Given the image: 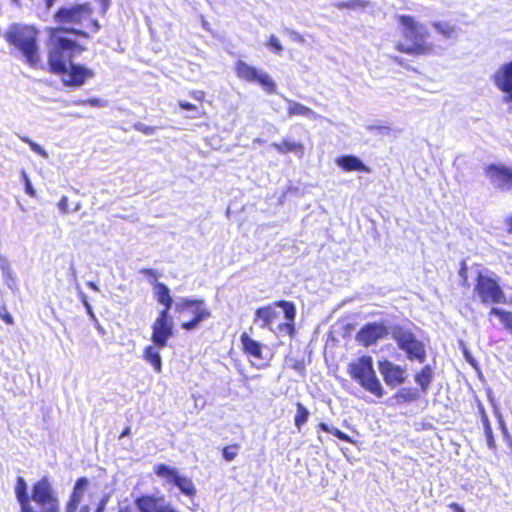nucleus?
<instances>
[{
	"label": "nucleus",
	"mask_w": 512,
	"mask_h": 512,
	"mask_svg": "<svg viewBox=\"0 0 512 512\" xmlns=\"http://www.w3.org/2000/svg\"><path fill=\"white\" fill-rule=\"evenodd\" d=\"M240 450V445L238 443L226 445L222 448V456L227 462L233 461Z\"/></svg>",
	"instance_id": "nucleus-30"
},
{
	"label": "nucleus",
	"mask_w": 512,
	"mask_h": 512,
	"mask_svg": "<svg viewBox=\"0 0 512 512\" xmlns=\"http://www.w3.org/2000/svg\"><path fill=\"white\" fill-rule=\"evenodd\" d=\"M506 93L507 95L504 97V101L511 103L510 110L512 111V91Z\"/></svg>",
	"instance_id": "nucleus-48"
},
{
	"label": "nucleus",
	"mask_w": 512,
	"mask_h": 512,
	"mask_svg": "<svg viewBox=\"0 0 512 512\" xmlns=\"http://www.w3.org/2000/svg\"><path fill=\"white\" fill-rule=\"evenodd\" d=\"M88 485L89 480L86 477H80L76 480L69 498L65 503V512H104L108 502V496H104L98 502L95 509H92L89 504H80Z\"/></svg>",
	"instance_id": "nucleus-12"
},
{
	"label": "nucleus",
	"mask_w": 512,
	"mask_h": 512,
	"mask_svg": "<svg viewBox=\"0 0 512 512\" xmlns=\"http://www.w3.org/2000/svg\"><path fill=\"white\" fill-rule=\"evenodd\" d=\"M88 285H89L91 288H93L94 290H97V286H96L94 283L90 282V283H88Z\"/></svg>",
	"instance_id": "nucleus-50"
},
{
	"label": "nucleus",
	"mask_w": 512,
	"mask_h": 512,
	"mask_svg": "<svg viewBox=\"0 0 512 512\" xmlns=\"http://www.w3.org/2000/svg\"><path fill=\"white\" fill-rule=\"evenodd\" d=\"M396 21L401 26V33L404 39L411 42L407 45L397 42L395 50L410 56H429L434 53V44L427 40L428 30L411 15H397Z\"/></svg>",
	"instance_id": "nucleus-4"
},
{
	"label": "nucleus",
	"mask_w": 512,
	"mask_h": 512,
	"mask_svg": "<svg viewBox=\"0 0 512 512\" xmlns=\"http://www.w3.org/2000/svg\"><path fill=\"white\" fill-rule=\"evenodd\" d=\"M117 512H136V511L130 506H123V507H119Z\"/></svg>",
	"instance_id": "nucleus-47"
},
{
	"label": "nucleus",
	"mask_w": 512,
	"mask_h": 512,
	"mask_svg": "<svg viewBox=\"0 0 512 512\" xmlns=\"http://www.w3.org/2000/svg\"><path fill=\"white\" fill-rule=\"evenodd\" d=\"M190 96L197 101L203 102L205 98V93L202 90H194L190 92Z\"/></svg>",
	"instance_id": "nucleus-40"
},
{
	"label": "nucleus",
	"mask_w": 512,
	"mask_h": 512,
	"mask_svg": "<svg viewBox=\"0 0 512 512\" xmlns=\"http://www.w3.org/2000/svg\"><path fill=\"white\" fill-rule=\"evenodd\" d=\"M163 347H158L154 342L153 345H149L145 347L143 351V357L144 359L152 365L154 370L157 373H160L162 370V360L161 356L159 354V349H162Z\"/></svg>",
	"instance_id": "nucleus-22"
},
{
	"label": "nucleus",
	"mask_w": 512,
	"mask_h": 512,
	"mask_svg": "<svg viewBox=\"0 0 512 512\" xmlns=\"http://www.w3.org/2000/svg\"><path fill=\"white\" fill-rule=\"evenodd\" d=\"M154 473L165 480L168 484H173L186 497L193 499L197 494V489L191 478L183 476L176 468L166 464H157L154 467Z\"/></svg>",
	"instance_id": "nucleus-13"
},
{
	"label": "nucleus",
	"mask_w": 512,
	"mask_h": 512,
	"mask_svg": "<svg viewBox=\"0 0 512 512\" xmlns=\"http://www.w3.org/2000/svg\"><path fill=\"white\" fill-rule=\"evenodd\" d=\"M134 504L139 512H177L169 504H165L163 496L142 494L135 498Z\"/></svg>",
	"instance_id": "nucleus-15"
},
{
	"label": "nucleus",
	"mask_w": 512,
	"mask_h": 512,
	"mask_svg": "<svg viewBox=\"0 0 512 512\" xmlns=\"http://www.w3.org/2000/svg\"><path fill=\"white\" fill-rule=\"evenodd\" d=\"M388 334L387 327L382 323H367L356 334V340L364 347L375 344Z\"/></svg>",
	"instance_id": "nucleus-16"
},
{
	"label": "nucleus",
	"mask_w": 512,
	"mask_h": 512,
	"mask_svg": "<svg viewBox=\"0 0 512 512\" xmlns=\"http://www.w3.org/2000/svg\"><path fill=\"white\" fill-rule=\"evenodd\" d=\"M0 318L8 325H12L14 323V319L12 315L8 312V310L0 305Z\"/></svg>",
	"instance_id": "nucleus-37"
},
{
	"label": "nucleus",
	"mask_w": 512,
	"mask_h": 512,
	"mask_svg": "<svg viewBox=\"0 0 512 512\" xmlns=\"http://www.w3.org/2000/svg\"><path fill=\"white\" fill-rule=\"evenodd\" d=\"M14 492L20 505V512H60L59 498L47 476L32 484L30 494L27 492L25 479L19 476Z\"/></svg>",
	"instance_id": "nucleus-2"
},
{
	"label": "nucleus",
	"mask_w": 512,
	"mask_h": 512,
	"mask_svg": "<svg viewBox=\"0 0 512 512\" xmlns=\"http://www.w3.org/2000/svg\"><path fill=\"white\" fill-rule=\"evenodd\" d=\"M241 351L248 358L256 360L264 359V350L266 346L253 339L247 332H242L240 335Z\"/></svg>",
	"instance_id": "nucleus-18"
},
{
	"label": "nucleus",
	"mask_w": 512,
	"mask_h": 512,
	"mask_svg": "<svg viewBox=\"0 0 512 512\" xmlns=\"http://www.w3.org/2000/svg\"><path fill=\"white\" fill-rule=\"evenodd\" d=\"M268 46L276 54H280L283 51V47L279 39L275 35H270V37L268 38Z\"/></svg>",
	"instance_id": "nucleus-33"
},
{
	"label": "nucleus",
	"mask_w": 512,
	"mask_h": 512,
	"mask_svg": "<svg viewBox=\"0 0 512 512\" xmlns=\"http://www.w3.org/2000/svg\"><path fill=\"white\" fill-rule=\"evenodd\" d=\"M336 163L346 172L360 171L369 173L370 168L367 167L359 158L354 155H344L336 160Z\"/></svg>",
	"instance_id": "nucleus-20"
},
{
	"label": "nucleus",
	"mask_w": 512,
	"mask_h": 512,
	"mask_svg": "<svg viewBox=\"0 0 512 512\" xmlns=\"http://www.w3.org/2000/svg\"><path fill=\"white\" fill-rule=\"evenodd\" d=\"M459 275L462 277V284L466 285L467 284V266L464 262L462 263L461 268L459 269Z\"/></svg>",
	"instance_id": "nucleus-42"
},
{
	"label": "nucleus",
	"mask_w": 512,
	"mask_h": 512,
	"mask_svg": "<svg viewBox=\"0 0 512 512\" xmlns=\"http://www.w3.org/2000/svg\"><path fill=\"white\" fill-rule=\"evenodd\" d=\"M174 312L179 319L186 315L192 316L189 320L180 324V327L186 331L196 329L202 322L212 316L211 309L202 298L183 297L174 305Z\"/></svg>",
	"instance_id": "nucleus-8"
},
{
	"label": "nucleus",
	"mask_w": 512,
	"mask_h": 512,
	"mask_svg": "<svg viewBox=\"0 0 512 512\" xmlns=\"http://www.w3.org/2000/svg\"><path fill=\"white\" fill-rule=\"evenodd\" d=\"M485 173L490 181L501 190L512 189V168L501 164H490Z\"/></svg>",
	"instance_id": "nucleus-17"
},
{
	"label": "nucleus",
	"mask_w": 512,
	"mask_h": 512,
	"mask_svg": "<svg viewBox=\"0 0 512 512\" xmlns=\"http://www.w3.org/2000/svg\"><path fill=\"white\" fill-rule=\"evenodd\" d=\"M21 140L25 143H27L30 148L37 154L45 157L47 156L45 150L40 146L38 145L37 143L33 142L32 140H30L28 137H21Z\"/></svg>",
	"instance_id": "nucleus-35"
},
{
	"label": "nucleus",
	"mask_w": 512,
	"mask_h": 512,
	"mask_svg": "<svg viewBox=\"0 0 512 512\" xmlns=\"http://www.w3.org/2000/svg\"><path fill=\"white\" fill-rule=\"evenodd\" d=\"M58 207L62 213H67L69 211V200L67 196H62L58 202Z\"/></svg>",
	"instance_id": "nucleus-38"
},
{
	"label": "nucleus",
	"mask_w": 512,
	"mask_h": 512,
	"mask_svg": "<svg viewBox=\"0 0 512 512\" xmlns=\"http://www.w3.org/2000/svg\"><path fill=\"white\" fill-rule=\"evenodd\" d=\"M136 131H139L145 135H152L155 133L156 128L154 126L145 125L144 123L137 122L133 125Z\"/></svg>",
	"instance_id": "nucleus-34"
},
{
	"label": "nucleus",
	"mask_w": 512,
	"mask_h": 512,
	"mask_svg": "<svg viewBox=\"0 0 512 512\" xmlns=\"http://www.w3.org/2000/svg\"><path fill=\"white\" fill-rule=\"evenodd\" d=\"M295 406L296 414L294 416V425L297 430L300 431L302 426L308 421L310 412L301 402H297Z\"/></svg>",
	"instance_id": "nucleus-27"
},
{
	"label": "nucleus",
	"mask_w": 512,
	"mask_h": 512,
	"mask_svg": "<svg viewBox=\"0 0 512 512\" xmlns=\"http://www.w3.org/2000/svg\"><path fill=\"white\" fill-rule=\"evenodd\" d=\"M272 147L280 154L295 153L298 155L304 154V145L301 142L283 139L279 143H273Z\"/></svg>",
	"instance_id": "nucleus-21"
},
{
	"label": "nucleus",
	"mask_w": 512,
	"mask_h": 512,
	"mask_svg": "<svg viewBox=\"0 0 512 512\" xmlns=\"http://www.w3.org/2000/svg\"><path fill=\"white\" fill-rule=\"evenodd\" d=\"M337 9L343 10H359L365 9L369 6V1L367 0H348V1H339L334 4Z\"/></svg>",
	"instance_id": "nucleus-28"
},
{
	"label": "nucleus",
	"mask_w": 512,
	"mask_h": 512,
	"mask_svg": "<svg viewBox=\"0 0 512 512\" xmlns=\"http://www.w3.org/2000/svg\"><path fill=\"white\" fill-rule=\"evenodd\" d=\"M347 373L365 391L377 398L383 397L384 389L373 367L371 356L363 355L350 362L347 367Z\"/></svg>",
	"instance_id": "nucleus-7"
},
{
	"label": "nucleus",
	"mask_w": 512,
	"mask_h": 512,
	"mask_svg": "<svg viewBox=\"0 0 512 512\" xmlns=\"http://www.w3.org/2000/svg\"><path fill=\"white\" fill-rule=\"evenodd\" d=\"M394 59H395V61H397L398 63H401V61H399V60H398V57H395Z\"/></svg>",
	"instance_id": "nucleus-51"
},
{
	"label": "nucleus",
	"mask_w": 512,
	"mask_h": 512,
	"mask_svg": "<svg viewBox=\"0 0 512 512\" xmlns=\"http://www.w3.org/2000/svg\"><path fill=\"white\" fill-rule=\"evenodd\" d=\"M140 273L145 277L152 279L151 285L153 289V296L156 302L163 306L152 324L151 341L158 347H166L168 340L173 336L174 324L170 315L173 298L168 286L165 283L158 281L160 274L155 269L142 268Z\"/></svg>",
	"instance_id": "nucleus-3"
},
{
	"label": "nucleus",
	"mask_w": 512,
	"mask_h": 512,
	"mask_svg": "<svg viewBox=\"0 0 512 512\" xmlns=\"http://www.w3.org/2000/svg\"><path fill=\"white\" fill-rule=\"evenodd\" d=\"M3 37L9 46L15 48L31 66L36 67L40 60L39 30L33 25L12 23L5 30Z\"/></svg>",
	"instance_id": "nucleus-5"
},
{
	"label": "nucleus",
	"mask_w": 512,
	"mask_h": 512,
	"mask_svg": "<svg viewBox=\"0 0 512 512\" xmlns=\"http://www.w3.org/2000/svg\"><path fill=\"white\" fill-rule=\"evenodd\" d=\"M473 293L483 305L505 304L506 294L497 278L478 272L475 277Z\"/></svg>",
	"instance_id": "nucleus-9"
},
{
	"label": "nucleus",
	"mask_w": 512,
	"mask_h": 512,
	"mask_svg": "<svg viewBox=\"0 0 512 512\" xmlns=\"http://www.w3.org/2000/svg\"><path fill=\"white\" fill-rule=\"evenodd\" d=\"M379 371L387 386L395 388L406 381L405 368L383 359L378 362Z\"/></svg>",
	"instance_id": "nucleus-14"
},
{
	"label": "nucleus",
	"mask_w": 512,
	"mask_h": 512,
	"mask_svg": "<svg viewBox=\"0 0 512 512\" xmlns=\"http://www.w3.org/2000/svg\"><path fill=\"white\" fill-rule=\"evenodd\" d=\"M392 338L396 342L399 350L403 351L410 361L424 363L426 360L425 344L417 338L415 333L400 325L392 329Z\"/></svg>",
	"instance_id": "nucleus-10"
},
{
	"label": "nucleus",
	"mask_w": 512,
	"mask_h": 512,
	"mask_svg": "<svg viewBox=\"0 0 512 512\" xmlns=\"http://www.w3.org/2000/svg\"><path fill=\"white\" fill-rule=\"evenodd\" d=\"M56 26L46 28L48 70L62 77V83L69 87H80L95 76L93 70L72 63L75 56L86 50L79 39H90L101 25L94 17L89 3L60 7L53 15Z\"/></svg>",
	"instance_id": "nucleus-1"
},
{
	"label": "nucleus",
	"mask_w": 512,
	"mask_h": 512,
	"mask_svg": "<svg viewBox=\"0 0 512 512\" xmlns=\"http://www.w3.org/2000/svg\"><path fill=\"white\" fill-rule=\"evenodd\" d=\"M100 3L101 12L105 14L110 7L111 0H98Z\"/></svg>",
	"instance_id": "nucleus-44"
},
{
	"label": "nucleus",
	"mask_w": 512,
	"mask_h": 512,
	"mask_svg": "<svg viewBox=\"0 0 512 512\" xmlns=\"http://www.w3.org/2000/svg\"><path fill=\"white\" fill-rule=\"evenodd\" d=\"M130 432H131L130 427H129V426L125 427V428L121 431V433H120V435H119V438H123V437H125V436H128V435L130 434Z\"/></svg>",
	"instance_id": "nucleus-46"
},
{
	"label": "nucleus",
	"mask_w": 512,
	"mask_h": 512,
	"mask_svg": "<svg viewBox=\"0 0 512 512\" xmlns=\"http://www.w3.org/2000/svg\"><path fill=\"white\" fill-rule=\"evenodd\" d=\"M22 177H23V181H24V185H25V192L30 197H36V191L33 188L32 183H31L28 175L24 171L22 172Z\"/></svg>",
	"instance_id": "nucleus-36"
},
{
	"label": "nucleus",
	"mask_w": 512,
	"mask_h": 512,
	"mask_svg": "<svg viewBox=\"0 0 512 512\" xmlns=\"http://www.w3.org/2000/svg\"><path fill=\"white\" fill-rule=\"evenodd\" d=\"M496 316L500 322L512 334V312L497 307H491L488 311V317Z\"/></svg>",
	"instance_id": "nucleus-24"
},
{
	"label": "nucleus",
	"mask_w": 512,
	"mask_h": 512,
	"mask_svg": "<svg viewBox=\"0 0 512 512\" xmlns=\"http://www.w3.org/2000/svg\"><path fill=\"white\" fill-rule=\"evenodd\" d=\"M393 397L397 403L402 404V403H409V402L415 401L416 399L419 398V394L416 389L410 388V387H405V388L399 389L394 394Z\"/></svg>",
	"instance_id": "nucleus-26"
},
{
	"label": "nucleus",
	"mask_w": 512,
	"mask_h": 512,
	"mask_svg": "<svg viewBox=\"0 0 512 512\" xmlns=\"http://www.w3.org/2000/svg\"><path fill=\"white\" fill-rule=\"evenodd\" d=\"M433 371L431 366H423L419 372L415 374V382L420 386L422 392H426L432 382Z\"/></svg>",
	"instance_id": "nucleus-23"
},
{
	"label": "nucleus",
	"mask_w": 512,
	"mask_h": 512,
	"mask_svg": "<svg viewBox=\"0 0 512 512\" xmlns=\"http://www.w3.org/2000/svg\"><path fill=\"white\" fill-rule=\"evenodd\" d=\"M432 25L437 32L441 33L445 37H450L455 31L454 26L450 25L449 23L434 22Z\"/></svg>",
	"instance_id": "nucleus-31"
},
{
	"label": "nucleus",
	"mask_w": 512,
	"mask_h": 512,
	"mask_svg": "<svg viewBox=\"0 0 512 512\" xmlns=\"http://www.w3.org/2000/svg\"><path fill=\"white\" fill-rule=\"evenodd\" d=\"M287 114L289 116H304V117H314L315 116V112L311 108H309L301 103L295 102V101L289 102V105L287 108Z\"/></svg>",
	"instance_id": "nucleus-25"
},
{
	"label": "nucleus",
	"mask_w": 512,
	"mask_h": 512,
	"mask_svg": "<svg viewBox=\"0 0 512 512\" xmlns=\"http://www.w3.org/2000/svg\"><path fill=\"white\" fill-rule=\"evenodd\" d=\"M84 103L92 107H103L105 105V102L99 98H89L85 100Z\"/></svg>",
	"instance_id": "nucleus-39"
},
{
	"label": "nucleus",
	"mask_w": 512,
	"mask_h": 512,
	"mask_svg": "<svg viewBox=\"0 0 512 512\" xmlns=\"http://www.w3.org/2000/svg\"><path fill=\"white\" fill-rule=\"evenodd\" d=\"M504 224L506 226V232L512 234V214L504 219Z\"/></svg>",
	"instance_id": "nucleus-43"
},
{
	"label": "nucleus",
	"mask_w": 512,
	"mask_h": 512,
	"mask_svg": "<svg viewBox=\"0 0 512 512\" xmlns=\"http://www.w3.org/2000/svg\"><path fill=\"white\" fill-rule=\"evenodd\" d=\"M483 425H484V432H485V436H486L487 445L490 448H495L496 445H495V440L493 437L492 428H491L490 422L486 416L483 417Z\"/></svg>",
	"instance_id": "nucleus-32"
},
{
	"label": "nucleus",
	"mask_w": 512,
	"mask_h": 512,
	"mask_svg": "<svg viewBox=\"0 0 512 512\" xmlns=\"http://www.w3.org/2000/svg\"><path fill=\"white\" fill-rule=\"evenodd\" d=\"M236 76L247 83L258 84L267 94H274L277 85L271 76L257 67L243 60H237L234 64Z\"/></svg>",
	"instance_id": "nucleus-11"
},
{
	"label": "nucleus",
	"mask_w": 512,
	"mask_h": 512,
	"mask_svg": "<svg viewBox=\"0 0 512 512\" xmlns=\"http://www.w3.org/2000/svg\"><path fill=\"white\" fill-rule=\"evenodd\" d=\"M277 308H281L283 310L285 318V322L278 324V331L288 335L290 338L295 337L296 307L291 301L277 300L270 304L258 307L254 313V323L261 328L272 330L275 321L279 317Z\"/></svg>",
	"instance_id": "nucleus-6"
},
{
	"label": "nucleus",
	"mask_w": 512,
	"mask_h": 512,
	"mask_svg": "<svg viewBox=\"0 0 512 512\" xmlns=\"http://www.w3.org/2000/svg\"><path fill=\"white\" fill-rule=\"evenodd\" d=\"M493 81L502 92H512V61L499 68L493 76Z\"/></svg>",
	"instance_id": "nucleus-19"
},
{
	"label": "nucleus",
	"mask_w": 512,
	"mask_h": 512,
	"mask_svg": "<svg viewBox=\"0 0 512 512\" xmlns=\"http://www.w3.org/2000/svg\"><path fill=\"white\" fill-rule=\"evenodd\" d=\"M317 430L319 431H324V432H327V433H331L332 435H334L335 437H337L338 439L342 440V441H345L347 443H354V441L352 440V438L347 435L346 433H344L343 431H341L340 429L338 428H333V427H329L326 423L324 422H320L318 425H317Z\"/></svg>",
	"instance_id": "nucleus-29"
},
{
	"label": "nucleus",
	"mask_w": 512,
	"mask_h": 512,
	"mask_svg": "<svg viewBox=\"0 0 512 512\" xmlns=\"http://www.w3.org/2000/svg\"><path fill=\"white\" fill-rule=\"evenodd\" d=\"M178 105L181 109L187 110V111H193V110L197 109V107L194 104L189 103L187 101H179Z\"/></svg>",
	"instance_id": "nucleus-41"
},
{
	"label": "nucleus",
	"mask_w": 512,
	"mask_h": 512,
	"mask_svg": "<svg viewBox=\"0 0 512 512\" xmlns=\"http://www.w3.org/2000/svg\"><path fill=\"white\" fill-rule=\"evenodd\" d=\"M43 1L47 8L52 7L54 5V3L56 2V0H43Z\"/></svg>",
	"instance_id": "nucleus-49"
},
{
	"label": "nucleus",
	"mask_w": 512,
	"mask_h": 512,
	"mask_svg": "<svg viewBox=\"0 0 512 512\" xmlns=\"http://www.w3.org/2000/svg\"><path fill=\"white\" fill-rule=\"evenodd\" d=\"M448 507L453 510L454 512H465V510L463 509V507L461 505H459L458 503L456 502H452L448 505Z\"/></svg>",
	"instance_id": "nucleus-45"
}]
</instances>
